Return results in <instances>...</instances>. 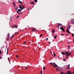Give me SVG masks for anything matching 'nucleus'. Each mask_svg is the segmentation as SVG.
I'll return each instance as SVG.
<instances>
[{
    "label": "nucleus",
    "mask_w": 74,
    "mask_h": 74,
    "mask_svg": "<svg viewBox=\"0 0 74 74\" xmlns=\"http://www.w3.org/2000/svg\"><path fill=\"white\" fill-rule=\"evenodd\" d=\"M16 58H18V56L16 55Z\"/></svg>",
    "instance_id": "34"
},
{
    "label": "nucleus",
    "mask_w": 74,
    "mask_h": 74,
    "mask_svg": "<svg viewBox=\"0 0 74 74\" xmlns=\"http://www.w3.org/2000/svg\"><path fill=\"white\" fill-rule=\"evenodd\" d=\"M14 37V35H13L11 37V38H13V37Z\"/></svg>",
    "instance_id": "15"
},
{
    "label": "nucleus",
    "mask_w": 74,
    "mask_h": 74,
    "mask_svg": "<svg viewBox=\"0 0 74 74\" xmlns=\"http://www.w3.org/2000/svg\"><path fill=\"white\" fill-rule=\"evenodd\" d=\"M73 42H74V39L73 40Z\"/></svg>",
    "instance_id": "63"
},
{
    "label": "nucleus",
    "mask_w": 74,
    "mask_h": 74,
    "mask_svg": "<svg viewBox=\"0 0 74 74\" xmlns=\"http://www.w3.org/2000/svg\"><path fill=\"white\" fill-rule=\"evenodd\" d=\"M17 13H18V14H20V15H21V14H20V13H19L18 12V10H17Z\"/></svg>",
    "instance_id": "24"
},
{
    "label": "nucleus",
    "mask_w": 74,
    "mask_h": 74,
    "mask_svg": "<svg viewBox=\"0 0 74 74\" xmlns=\"http://www.w3.org/2000/svg\"><path fill=\"white\" fill-rule=\"evenodd\" d=\"M18 6H17V9H18Z\"/></svg>",
    "instance_id": "58"
},
{
    "label": "nucleus",
    "mask_w": 74,
    "mask_h": 74,
    "mask_svg": "<svg viewBox=\"0 0 74 74\" xmlns=\"http://www.w3.org/2000/svg\"><path fill=\"white\" fill-rule=\"evenodd\" d=\"M49 44H51V42H49Z\"/></svg>",
    "instance_id": "55"
},
{
    "label": "nucleus",
    "mask_w": 74,
    "mask_h": 74,
    "mask_svg": "<svg viewBox=\"0 0 74 74\" xmlns=\"http://www.w3.org/2000/svg\"><path fill=\"white\" fill-rule=\"evenodd\" d=\"M15 28L16 29V28H17V26H16V25H15Z\"/></svg>",
    "instance_id": "29"
},
{
    "label": "nucleus",
    "mask_w": 74,
    "mask_h": 74,
    "mask_svg": "<svg viewBox=\"0 0 74 74\" xmlns=\"http://www.w3.org/2000/svg\"><path fill=\"white\" fill-rule=\"evenodd\" d=\"M13 5H16V4H15V2H13Z\"/></svg>",
    "instance_id": "20"
},
{
    "label": "nucleus",
    "mask_w": 74,
    "mask_h": 74,
    "mask_svg": "<svg viewBox=\"0 0 74 74\" xmlns=\"http://www.w3.org/2000/svg\"><path fill=\"white\" fill-rule=\"evenodd\" d=\"M72 37H74V34H72Z\"/></svg>",
    "instance_id": "27"
},
{
    "label": "nucleus",
    "mask_w": 74,
    "mask_h": 74,
    "mask_svg": "<svg viewBox=\"0 0 74 74\" xmlns=\"http://www.w3.org/2000/svg\"><path fill=\"white\" fill-rule=\"evenodd\" d=\"M69 67H70V64H69L68 65V67L67 68V69H70V68Z\"/></svg>",
    "instance_id": "9"
},
{
    "label": "nucleus",
    "mask_w": 74,
    "mask_h": 74,
    "mask_svg": "<svg viewBox=\"0 0 74 74\" xmlns=\"http://www.w3.org/2000/svg\"><path fill=\"white\" fill-rule=\"evenodd\" d=\"M55 32V29H53L52 30V32L53 33Z\"/></svg>",
    "instance_id": "12"
},
{
    "label": "nucleus",
    "mask_w": 74,
    "mask_h": 74,
    "mask_svg": "<svg viewBox=\"0 0 74 74\" xmlns=\"http://www.w3.org/2000/svg\"><path fill=\"white\" fill-rule=\"evenodd\" d=\"M43 69H44V70H45V67L44 66V67H43Z\"/></svg>",
    "instance_id": "33"
},
{
    "label": "nucleus",
    "mask_w": 74,
    "mask_h": 74,
    "mask_svg": "<svg viewBox=\"0 0 74 74\" xmlns=\"http://www.w3.org/2000/svg\"><path fill=\"white\" fill-rule=\"evenodd\" d=\"M56 70H57V71H59V69H58L56 68Z\"/></svg>",
    "instance_id": "16"
},
{
    "label": "nucleus",
    "mask_w": 74,
    "mask_h": 74,
    "mask_svg": "<svg viewBox=\"0 0 74 74\" xmlns=\"http://www.w3.org/2000/svg\"><path fill=\"white\" fill-rule=\"evenodd\" d=\"M69 53V52L67 51H66L65 52V55H68V53Z\"/></svg>",
    "instance_id": "6"
},
{
    "label": "nucleus",
    "mask_w": 74,
    "mask_h": 74,
    "mask_svg": "<svg viewBox=\"0 0 74 74\" xmlns=\"http://www.w3.org/2000/svg\"><path fill=\"white\" fill-rule=\"evenodd\" d=\"M32 4H34V2H33V1Z\"/></svg>",
    "instance_id": "47"
},
{
    "label": "nucleus",
    "mask_w": 74,
    "mask_h": 74,
    "mask_svg": "<svg viewBox=\"0 0 74 74\" xmlns=\"http://www.w3.org/2000/svg\"><path fill=\"white\" fill-rule=\"evenodd\" d=\"M25 69H26V70H27V67L26 66Z\"/></svg>",
    "instance_id": "35"
},
{
    "label": "nucleus",
    "mask_w": 74,
    "mask_h": 74,
    "mask_svg": "<svg viewBox=\"0 0 74 74\" xmlns=\"http://www.w3.org/2000/svg\"><path fill=\"white\" fill-rule=\"evenodd\" d=\"M23 5H21L20 6H22Z\"/></svg>",
    "instance_id": "56"
},
{
    "label": "nucleus",
    "mask_w": 74,
    "mask_h": 74,
    "mask_svg": "<svg viewBox=\"0 0 74 74\" xmlns=\"http://www.w3.org/2000/svg\"><path fill=\"white\" fill-rule=\"evenodd\" d=\"M19 17V16H17L16 17V18H18Z\"/></svg>",
    "instance_id": "26"
},
{
    "label": "nucleus",
    "mask_w": 74,
    "mask_h": 74,
    "mask_svg": "<svg viewBox=\"0 0 74 74\" xmlns=\"http://www.w3.org/2000/svg\"><path fill=\"white\" fill-rule=\"evenodd\" d=\"M9 38H10L7 37V40H9V39H8Z\"/></svg>",
    "instance_id": "40"
},
{
    "label": "nucleus",
    "mask_w": 74,
    "mask_h": 74,
    "mask_svg": "<svg viewBox=\"0 0 74 74\" xmlns=\"http://www.w3.org/2000/svg\"><path fill=\"white\" fill-rule=\"evenodd\" d=\"M63 61H65L66 60V58L63 59Z\"/></svg>",
    "instance_id": "37"
},
{
    "label": "nucleus",
    "mask_w": 74,
    "mask_h": 74,
    "mask_svg": "<svg viewBox=\"0 0 74 74\" xmlns=\"http://www.w3.org/2000/svg\"><path fill=\"white\" fill-rule=\"evenodd\" d=\"M65 35L66 36H68V34H66Z\"/></svg>",
    "instance_id": "46"
},
{
    "label": "nucleus",
    "mask_w": 74,
    "mask_h": 74,
    "mask_svg": "<svg viewBox=\"0 0 74 74\" xmlns=\"http://www.w3.org/2000/svg\"><path fill=\"white\" fill-rule=\"evenodd\" d=\"M60 29L61 30H62L63 32H65V31H64V29H63V27H60Z\"/></svg>",
    "instance_id": "2"
},
{
    "label": "nucleus",
    "mask_w": 74,
    "mask_h": 74,
    "mask_svg": "<svg viewBox=\"0 0 74 74\" xmlns=\"http://www.w3.org/2000/svg\"><path fill=\"white\" fill-rule=\"evenodd\" d=\"M19 8L20 9H21V10H22L23 9H24L21 6H20Z\"/></svg>",
    "instance_id": "8"
},
{
    "label": "nucleus",
    "mask_w": 74,
    "mask_h": 74,
    "mask_svg": "<svg viewBox=\"0 0 74 74\" xmlns=\"http://www.w3.org/2000/svg\"><path fill=\"white\" fill-rule=\"evenodd\" d=\"M42 36V34H41V35H40V37H41Z\"/></svg>",
    "instance_id": "32"
},
{
    "label": "nucleus",
    "mask_w": 74,
    "mask_h": 74,
    "mask_svg": "<svg viewBox=\"0 0 74 74\" xmlns=\"http://www.w3.org/2000/svg\"><path fill=\"white\" fill-rule=\"evenodd\" d=\"M61 53L63 55H65L64 52H61Z\"/></svg>",
    "instance_id": "10"
},
{
    "label": "nucleus",
    "mask_w": 74,
    "mask_h": 74,
    "mask_svg": "<svg viewBox=\"0 0 74 74\" xmlns=\"http://www.w3.org/2000/svg\"><path fill=\"white\" fill-rule=\"evenodd\" d=\"M61 74H64V72H61Z\"/></svg>",
    "instance_id": "25"
},
{
    "label": "nucleus",
    "mask_w": 74,
    "mask_h": 74,
    "mask_svg": "<svg viewBox=\"0 0 74 74\" xmlns=\"http://www.w3.org/2000/svg\"><path fill=\"white\" fill-rule=\"evenodd\" d=\"M10 19L11 20H12V17H10Z\"/></svg>",
    "instance_id": "48"
},
{
    "label": "nucleus",
    "mask_w": 74,
    "mask_h": 74,
    "mask_svg": "<svg viewBox=\"0 0 74 74\" xmlns=\"http://www.w3.org/2000/svg\"><path fill=\"white\" fill-rule=\"evenodd\" d=\"M25 43H26V42H24V43L25 44Z\"/></svg>",
    "instance_id": "45"
},
{
    "label": "nucleus",
    "mask_w": 74,
    "mask_h": 74,
    "mask_svg": "<svg viewBox=\"0 0 74 74\" xmlns=\"http://www.w3.org/2000/svg\"><path fill=\"white\" fill-rule=\"evenodd\" d=\"M51 65L52 66H53V64L51 62Z\"/></svg>",
    "instance_id": "42"
},
{
    "label": "nucleus",
    "mask_w": 74,
    "mask_h": 74,
    "mask_svg": "<svg viewBox=\"0 0 74 74\" xmlns=\"http://www.w3.org/2000/svg\"><path fill=\"white\" fill-rule=\"evenodd\" d=\"M0 59H1V57H0Z\"/></svg>",
    "instance_id": "62"
},
{
    "label": "nucleus",
    "mask_w": 74,
    "mask_h": 74,
    "mask_svg": "<svg viewBox=\"0 0 74 74\" xmlns=\"http://www.w3.org/2000/svg\"><path fill=\"white\" fill-rule=\"evenodd\" d=\"M59 25H62V24H60V23H59Z\"/></svg>",
    "instance_id": "49"
},
{
    "label": "nucleus",
    "mask_w": 74,
    "mask_h": 74,
    "mask_svg": "<svg viewBox=\"0 0 74 74\" xmlns=\"http://www.w3.org/2000/svg\"><path fill=\"white\" fill-rule=\"evenodd\" d=\"M22 6L23 7V8H24V9H25V6H24L23 5H22Z\"/></svg>",
    "instance_id": "31"
},
{
    "label": "nucleus",
    "mask_w": 74,
    "mask_h": 74,
    "mask_svg": "<svg viewBox=\"0 0 74 74\" xmlns=\"http://www.w3.org/2000/svg\"><path fill=\"white\" fill-rule=\"evenodd\" d=\"M53 66L54 68H55V67L56 66H55L54 65H53Z\"/></svg>",
    "instance_id": "38"
},
{
    "label": "nucleus",
    "mask_w": 74,
    "mask_h": 74,
    "mask_svg": "<svg viewBox=\"0 0 74 74\" xmlns=\"http://www.w3.org/2000/svg\"><path fill=\"white\" fill-rule=\"evenodd\" d=\"M21 3V4H23V3H22V2Z\"/></svg>",
    "instance_id": "61"
},
{
    "label": "nucleus",
    "mask_w": 74,
    "mask_h": 74,
    "mask_svg": "<svg viewBox=\"0 0 74 74\" xmlns=\"http://www.w3.org/2000/svg\"><path fill=\"white\" fill-rule=\"evenodd\" d=\"M60 26L59 25H57V27H58V28H59Z\"/></svg>",
    "instance_id": "30"
},
{
    "label": "nucleus",
    "mask_w": 74,
    "mask_h": 74,
    "mask_svg": "<svg viewBox=\"0 0 74 74\" xmlns=\"http://www.w3.org/2000/svg\"><path fill=\"white\" fill-rule=\"evenodd\" d=\"M46 40H48V38H46Z\"/></svg>",
    "instance_id": "52"
},
{
    "label": "nucleus",
    "mask_w": 74,
    "mask_h": 74,
    "mask_svg": "<svg viewBox=\"0 0 74 74\" xmlns=\"http://www.w3.org/2000/svg\"><path fill=\"white\" fill-rule=\"evenodd\" d=\"M18 10V9H15V10Z\"/></svg>",
    "instance_id": "53"
},
{
    "label": "nucleus",
    "mask_w": 74,
    "mask_h": 74,
    "mask_svg": "<svg viewBox=\"0 0 74 74\" xmlns=\"http://www.w3.org/2000/svg\"><path fill=\"white\" fill-rule=\"evenodd\" d=\"M53 54L54 56H56V54H55V53H54Z\"/></svg>",
    "instance_id": "23"
},
{
    "label": "nucleus",
    "mask_w": 74,
    "mask_h": 74,
    "mask_svg": "<svg viewBox=\"0 0 74 74\" xmlns=\"http://www.w3.org/2000/svg\"><path fill=\"white\" fill-rule=\"evenodd\" d=\"M14 7H15V5H14Z\"/></svg>",
    "instance_id": "60"
},
{
    "label": "nucleus",
    "mask_w": 74,
    "mask_h": 74,
    "mask_svg": "<svg viewBox=\"0 0 74 74\" xmlns=\"http://www.w3.org/2000/svg\"><path fill=\"white\" fill-rule=\"evenodd\" d=\"M57 37V35H56L55 36H54V38H55V39H56V38Z\"/></svg>",
    "instance_id": "11"
},
{
    "label": "nucleus",
    "mask_w": 74,
    "mask_h": 74,
    "mask_svg": "<svg viewBox=\"0 0 74 74\" xmlns=\"http://www.w3.org/2000/svg\"><path fill=\"white\" fill-rule=\"evenodd\" d=\"M8 38H10V33H8Z\"/></svg>",
    "instance_id": "7"
},
{
    "label": "nucleus",
    "mask_w": 74,
    "mask_h": 74,
    "mask_svg": "<svg viewBox=\"0 0 74 74\" xmlns=\"http://www.w3.org/2000/svg\"><path fill=\"white\" fill-rule=\"evenodd\" d=\"M34 1L36 2V3H37V0H34Z\"/></svg>",
    "instance_id": "28"
},
{
    "label": "nucleus",
    "mask_w": 74,
    "mask_h": 74,
    "mask_svg": "<svg viewBox=\"0 0 74 74\" xmlns=\"http://www.w3.org/2000/svg\"><path fill=\"white\" fill-rule=\"evenodd\" d=\"M71 21H74V18H72L71 19Z\"/></svg>",
    "instance_id": "21"
},
{
    "label": "nucleus",
    "mask_w": 74,
    "mask_h": 74,
    "mask_svg": "<svg viewBox=\"0 0 74 74\" xmlns=\"http://www.w3.org/2000/svg\"><path fill=\"white\" fill-rule=\"evenodd\" d=\"M69 43H70V42H68V44H69Z\"/></svg>",
    "instance_id": "64"
},
{
    "label": "nucleus",
    "mask_w": 74,
    "mask_h": 74,
    "mask_svg": "<svg viewBox=\"0 0 74 74\" xmlns=\"http://www.w3.org/2000/svg\"><path fill=\"white\" fill-rule=\"evenodd\" d=\"M31 4H32V2H31Z\"/></svg>",
    "instance_id": "54"
},
{
    "label": "nucleus",
    "mask_w": 74,
    "mask_h": 74,
    "mask_svg": "<svg viewBox=\"0 0 74 74\" xmlns=\"http://www.w3.org/2000/svg\"><path fill=\"white\" fill-rule=\"evenodd\" d=\"M69 56L68 54H67V56Z\"/></svg>",
    "instance_id": "43"
},
{
    "label": "nucleus",
    "mask_w": 74,
    "mask_h": 74,
    "mask_svg": "<svg viewBox=\"0 0 74 74\" xmlns=\"http://www.w3.org/2000/svg\"><path fill=\"white\" fill-rule=\"evenodd\" d=\"M29 9H30V8H28V11H29Z\"/></svg>",
    "instance_id": "41"
},
{
    "label": "nucleus",
    "mask_w": 74,
    "mask_h": 74,
    "mask_svg": "<svg viewBox=\"0 0 74 74\" xmlns=\"http://www.w3.org/2000/svg\"><path fill=\"white\" fill-rule=\"evenodd\" d=\"M61 35H62V36H63L64 34H61Z\"/></svg>",
    "instance_id": "50"
},
{
    "label": "nucleus",
    "mask_w": 74,
    "mask_h": 74,
    "mask_svg": "<svg viewBox=\"0 0 74 74\" xmlns=\"http://www.w3.org/2000/svg\"><path fill=\"white\" fill-rule=\"evenodd\" d=\"M67 73V74H73V73H71V72H70V71H68Z\"/></svg>",
    "instance_id": "3"
},
{
    "label": "nucleus",
    "mask_w": 74,
    "mask_h": 74,
    "mask_svg": "<svg viewBox=\"0 0 74 74\" xmlns=\"http://www.w3.org/2000/svg\"><path fill=\"white\" fill-rule=\"evenodd\" d=\"M68 49H70V45H68Z\"/></svg>",
    "instance_id": "13"
},
{
    "label": "nucleus",
    "mask_w": 74,
    "mask_h": 74,
    "mask_svg": "<svg viewBox=\"0 0 74 74\" xmlns=\"http://www.w3.org/2000/svg\"><path fill=\"white\" fill-rule=\"evenodd\" d=\"M15 26H14V27H13V29L15 27Z\"/></svg>",
    "instance_id": "51"
},
{
    "label": "nucleus",
    "mask_w": 74,
    "mask_h": 74,
    "mask_svg": "<svg viewBox=\"0 0 74 74\" xmlns=\"http://www.w3.org/2000/svg\"><path fill=\"white\" fill-rule=\"evenodd\" d=\"M23 14V13L22 12L20 14Z\"/></svg>",
    "instance_id": "57"
},
{
    "label": "nucleus",
    "mask_w": 74,
    "mask_h": 74,
    "mask_svg": "<svg viewBox=\"0 0 74 74\" xmlns=\"http://www.w3.org/2000/svg\"><path fill=\"white\" fill-rule=\"evenodd\" d=\"M18 11L19 12H21V9H19L18 10Z\"/></svg>",
    "instance_id": "14"
},
{
    "label": "nucleus",
    "mask_w": 74,
    "mask_h": 74,
    "mask_svg": "<svg viewBox=\"0 0 74 74\" xmlns=\"http://www.w3.org/2000/svg\"><path fill=\"white\" fill-rule=\"evenodd\" d=\"M66 32L68 33L69 34H70V32H69V28H68V27H67Z\"/></svg>",
    "instance_id": "5"
},
{
    "label": "nucleus",
    "mask_w": 74,
    "mask_h": 74,
    "mask_svg": "<svg viewBox=\"0 0 74 74\" xmlns=\"http://www.w3.org/2000/svg\"><path fill=\"white\" fill-rule=\"evenodd\" d=\"M19 3H22V2L21 1H20L19 0Z\"/></svg>",
    "instance_id": "36"
},
{
    "label": "nucleus",
    "mask_w": 74,
    "mask_h": 74,
    "mask_svg": "<svg viewBox=\"0 0 74 74\" xmlns=\"http://www.w3.org/2000/svg\"><path fill=\"white\" fill-rule=\"evenodd\" d=\"M53 64H54V66L55 65V67H57L58 68H59V66H58V65H57V64H56V63H55L53 62Z\"/></svg>",
    "instance_id": "1"
},
{
    "label": "nucleus",
    "mask_w": 74,
    "mask_h": 74,
    "mask_svg": "<svg viewBox=\"0 0 74 74\" xmlns=\"http://www.w3.org/2000/svg\"><path fill=\"white\" fill-rule=\"evenodd\" d=\"M66 59H68V57H67L66 58Z\"/></svg>",
    "instance_id": "59"
},
{
    "label": "nucleus",
    "mask_w": 74,
    "mask_h": 74,
    "mask_svg": "<svg viewBox=\"0 0 74 74\" xmlns=\"http://www.w3.org/2000/svg\"><path fill=\"white\" fill-rule=\"evenodd\" d=\"M32 30L34 32H36V31H37V29L36 28H33L32 29Z\"/></svg>",
    "instance_id": "4"
},
{
    "label": "nucleus",
    "mask_w": 74,
    "mask_h": 74,
    "mask_svg": "<svg viewBox=\"0 0 74 74\" xmlns=\"http://www.w3.org/2000/svg\"><path fill=\"white\" fill-rule=\"evenodd\" d=\"M7 53H8V49H7Z\"/></svg>",
    "instance_id": "22"
},
{
    "label": "nucleus",
    "mask_w": 74,
    "mask_h": 74,
    "mask_svg": "<svg viewBox=\"0 0 74 74\" xmlns=\"http://www.w3.org/2000/svg\"><path fill=\"white\" fill-rule=\"evenodd\" d=\"M1 51H0V54H1Z\"/></svg>",
    "instance_id": "44"
},
{
    "label": "nucleus",
    "mask_w": 74,
    "mask_h": 74,
    "mask_svg": "<svg viewBox=\"0 0 74 74\" xmlns=\"http://www.w3.org/2000/svg\"><path fill=\"white\" fill-rule=\"evenodd\" d=\"M71 26H70V25H68V27L69 28V29H70V27H71Z\"/></svg>",
    "instance_id": "17"
},
{
    "label": "nucleus",
    "mask_w": 74,
    "mask_h": 74,
    "mask_svg": "<svg viewBox=\"0 0 74 74\" xmlns=\"http://www.w3.org/2000/svg\"><path fill=\"white\" fill-rule=\"evenodd\" d=\"M68 55H69V56H70V55H71V53H70L69 54L68 53Z\"/></svg>",
    "instance_id": "18"
},
{
    "label": "nucleus",
    "mask_w": 74,
    "mask_h": 74,
    "mask_svg": "<svg viewBox=\"0 0 74 74\" xmlns=\"http://www.w3.org/2000/svg\"><path fill=\"white\" fill-rule=\"evenodd\" d=\"M40 74H42V72L41 71H40Z\"/></svg>",
    "instance_id": "39"
},
{
    "label": "nucleus",
    "mask_w": 74,
    "mask_h": 74,
    "mask_svg": "<svg viewBox=\"0 0 74 74\" xmlns=\"http://www.w3.org/2000/svg\"><path fill=\"white\" fill-rule=\"evenodd\" d=\"M8 60L10 64V59H9V58H8Z\"/></svg>",
    "instance_id": "19"
}]
</instances>
